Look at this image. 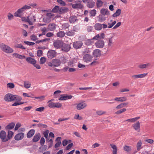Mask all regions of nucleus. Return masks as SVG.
Here are the masks:
<instances>
[{
	"label": "nucleus",
	"mask_w": 154,
	"mask_h": 154,
	"mask_svg": "<svg viewBox=\"0 0 154 154\" xmlns=\"http://www.w3.org/2000/svg\"><path fill=\"white\" fill-rule=\"evenodd\" d=\"M108 48H110L112 47V45L113 44V37H111L108 38Z\"/></svg>",
	"instance_id": "28"
},
{
	"label": "nucleus",
	"mask_w": 154,
	"mask_h": 154,
	"mask_svg": "<svg viewBox=\"0 0 154 154\" xmlns=\"http://www.w3.org/2000/svg\"><path fill=\"white\" fill-rule=\"evenodd\" d=\"M94 28L97 30H101L103 28L102 25L99 23H96L94 25Z\"/></svg>",
	"instance_id": "30"
},
{
	"label": "nucleus",
	"mask_w": 154,
	"mask_h": 154,
	"mask_svg": "<svg viewBox=\"0 0 154 154\" xmlns=\"http://www.w3.org/2000/svg\"><path fill=\"white\" fill-rule=\"evenodd\" d=\"M142 141L141 140H139L138 142L137 143L136 145L137 151L136 152L139 151L142 148Z\"/></svg>",
	"instance_id": "32"
},
{
	"label": "nucleus",
	"mask_w": 154,
	"mask_h": 154,
	"mask_svg": "<svg viewBox=\"0 0 154 154\" xmlns=\"http://www.w3.org/2000/svg\"><path fill=\"white\" fill-rule=\"evenodd\" d=\"M121 13V10L120 9H118L116 12L112 15L113 17H115L119 16Z\"/></svg>",
	"instance_id": "41"
},
{
	"label": "nucleus",
	"mask_w": 154,
	"mask_h": 154,
	"mask_svg": "<svg viewBox=\"0 0 154 154\" xmlns=\"http://www.w3.org/2000/svg\"><path fill=\"white\" fill-rule=\"evenodd\" d=\"M104 45V41L101 39L97 40L95 43V45L96 48H103Z\"/></svg>",
	"instance_id": "5"
},
{
	"label": "nucleus",
	"mask_w": 154,
	"mask_h": 154,
	"mask_svg": "<svg viewBox=\"0 0 154 154\" xmlns=\"http://www.w3.org/2000/svg\"><path fill=\"white\" fill-rule=\"evenodd\" d=\"M87 106V104L85 101L82 100L77 104L76 108L78 110H81L86 108Z\"/></svg>",
	"instance_id": "3"
},
{
	"label": "nucleus",
	"mask_w": 154,
	"mask_h": 154,
	"mask_svg": "<svg viewBox=\"0 0 154 154\" xmlns=\"http://www.w3.org/2000/svg\"><path fill=\"white\" fill-rule=\"evenodd\" d=\"M52 61L54 67H58L60 65L61 61L59 60L54 59L52 60Z\"/></svg>",
	"instance_id": "21"
},
{
	"label": "nucleus",
	"mask_w": 154,
	"mask_h": 154,
	"mask_svg": "<svg viewBox=\"0 0 154 154\" xmlns=\"http://www.w3.org/2000/svg\"><path fill=\"white\" fill-rule=\"evenodd\" d=\"M4 100L7 102H10L15 100H21L22 98L16 95H13L11 93H8L5 95Z\"/></svg>",
	"instance_id": "1"
},
{
	"label": "nucleus",
	"mask_w": 154,
	"mask_h": 154,
	"mask_svg": "<svg viewBox=\"0 0 154 154\" xmlns=\"http://www.w3.org/2000/svg\"><path fill=\"white\" fill-rule=\"evenodd\" d=\"M15 87L14 85L12 83H8L7 84V87L10 89L14 88Z\"/></svg>",
	"instance_id": "54"
},
{
	"label": "nucleus",
	"mask_w": 154,
	"mask_h": 154,
	"mask_svg": "<svg viewBox=\"0 0 154 154\" xmlns=\"http://www.w3.org/2000/svg\"><path fill=\"white\" fill-rule=\"evenodd\" d=\"M57 1L62 6H64L66 5L65 2L62 0H57Z\"/></svg>",
	"instance_id": "59"
},
{
	"label": "nucleus",
	"mask_w": 154,
	"mask_h": 154,
	"mask_svg": "<svg viewBox=\"0 0 154 154\" xmlns=\"http://www.w3.org/2000/svg\"><path fill=\"white\" fill-rule=\"evenodd\" d=\"M24 10L22 7L18 9L14 13V16L16 17H21V14L24 11Z\"/></svg>",
	"instance_id": "12"
},
{
	"label": "nucleus",
	"mask_w": 154,
	"mask_h": 154,
	"mask_svg": "<svg viewBox=\"0 0 154 154\" xmlns=\"http://www.w3.org/2000/svg\"><path fill=\"white\" fill-rule=\"evenodd\" d=\"M90 13L91 14V16L94 17L96 14V11L95 9L91 10L90 11Z\"/></svg>",
	"instance_id": "56"
},
{
	"label": "nucleus",
	"mask_w": 154,
	"mask_h": 154,
	"mask_svg": "<svg viewBox=\"0 0 154 154\" xmlns=\"http://www.w3.org/2000/svg\"><path fill=\"white\" fill-rule=\"evenodd\" d=\"M106 113L105 111H103L102 110H98L96 112V113L99 116H101L105 114Z\"/></svg>",
	"instance_id": "57"
},
{
	"label": "nucleus",
	"mask_w": 154,
	"mask_h": 154,
	"mask_svg": "<svg viewBox=\"0 0 154 154\" xmlns=\"http://www.w3.org/2000/svg\"><path fill=\"white\" fill-rule=\"evenodd\" d=\"M63 45V42L61 40H57L53 42L54 47L56 49H60Z\"/></svg>",
	"instance_id": "4"
},
{
	"label": "nucleus",
	"mask_w": 154,
	"mask_h": 154,
	"mask_svg": "<svg viewBox=\"0 0 154 154\" xmlns=\"http://www.w3.org/2000/svg\"><path fill=\"white\" fill-rule=\"evenodd\" d=\"M75 60H73L68 63V65L71 67H73L75 66V63H76L75 62Z\"/></svg>",
	"instance_id": "51"
},
{
	"label": "nucleus",
	"mask_w": 154,
	"mask_h": 154,
	"mask_svg": "<svg viewBox=\"0 0 154 154\" xmlns=\"http://www.w3.org/2000/svg\"><path fill=\"white\" fill-rule=\"evenodd\" d=\"M116 22L115 20L112 23L109 22L108 23V28H111L116 24Z\"/></svg>",
	"instance_id": "50"
},
{
	"label": "nucleus",
	"mask_w": 154,
	"mask_h": 154,
	"mask_svg": "<svg viewBox=\"0 0 154 154\" xmlns=\"http://www.w3.org/2000/svg\"><path fill=\"white\" fill-rule=\"evenodd\" d=\"M74 118L75 119L79 120H82V117L81 116H80L78 114H75V115Z\"/></svg>",
	"instance_id": "63"
},
{
	"label": "nucleus",
	"mask_w": 154,
	"mask_h": 154,
	"mask_svg": "<svg viewBox=\"0 0 154 154\" xmlns=\"http://www.w3.org/2000/svg\"><path fill=\"white\" fill-rule=\"evenodd\" d=\"M100 14L104 15L109 16V11L106 8H103L101 9L100 11Z\"/></svg>",
	"instance_id": "17"
},
{
	"label": "nucleus",
	"mask_w": 154,
	"mask_h": 154,
	"mask_svg": "<svg viewBox=\"0 0 154 154\" xmlns=\"http://www.w3.org/2000/svg\"><path fill=\"white\" fill-rule=\"evenodd\" d=\"M83 7V5L81 3H75L72 5V7L74 9H81Z\"/></svg>",
	"instance_id": "26"
},
{
	"label": "nucleus",
	"mask_w": 154,
	"mask_h": 154,
	"mask_svg": "<svg viewBox=\"0 0 154 154\" xmlns=\"http://www.w3.org/2000/svg\"><path fill=\"white\" fill-rule=\"evenodd\" d=\"M24 10L22 7L18 9L14 13V16L16 17H21V14L24 11Z\"/></svg>",
	"instance_id": "11"
},
{
	"label": "nucleus",
	"mask_w": 154,
	"mask_h": 154,
	"mask_svg": "<svg viewBox=\"0 0 154 154\" xmlns=\"http://www.w3.org/2000/svg\"><path fill=\"white\" fill-rule=\"evenodd\" d=\"M31 39L32 41H35L38 39L37 36L35 35H32L30 36Z\"/></svg>",
	"instance_id": "55"
},
{
	"label": "nucleus",
	"mask_w": 154,
	"mask_h": 154,
	"mask_svg": "<svg viewBox=\"0 0 154 154\" xmlns=\"http://www.w3.org/2000/svg\"><path fill=\"white\" fill-rule=\"evenodd\" d=\"M147 74L143 73L142 74H138L137 75H133L131 76V77L133 78L134 79H136L139 78H143L146 77Z\"/></svg>",
	"instance_id": "19"
},
{
	"label": "nucleus",
	"mask_w": 154,
	"mask_h": 154,
	"mask_svg": "<svg viewBox=\"0 0 154 154\" xmlns=\"http://www.w3.org/2000/svg\"><path fill=\"white\" fill-rule=\"evenodd\" d=\"M61 50L64 52L68 51L70 49V46L69 45L63 43V45L61 48Z\"/></svg>",
	"instance_id": "14"
},
{
	"label": "nucleus",
	"mask_w": 154,
	"mask_h": 154,
	"mask_svg": "<svg viewBox=\"0 0 154 154\" xmlns=\"http://www.w3.org/2000/svg\"><path fill=\"white\" fill-rule=\"evenodd\" d=\"M15 124L13 122L7 125L6 128L7 129H13L15 126Z\"/></svg>",
	"instance_id": "43"
},
{
	"label": "nucleus",
	"mask_w": 154,
	"mask_h": 154,
	"mask_svg": "<svg viewBox=\"0 0 154 154\" xmlns=\"http://www.w3.org/2000/svg\"><path fill=\"white\" fill-rule=\"evenodd\" d=\"M92 57L91 55L87 54L84 55L83 58V60L85 62H88L91 60Z\"/></svg>",
	"instance_id": "15"
},
{
	"label": "nucleus",
	"mask_w": 154,
	"mask_h": 154,
	"mask_svg": "<svg viewBox=\"0 0 154 154\" xmlns=\"http://www.w3.org/2000/svg\"><path fill=\"white\" fill-rule=\"evenodd\" d=\"M140 118L139 117H136L134 118L126 120H125V121H128L129 122H134L137 120L139 119Z\"/></svg>",
	"instance_id": "40"
},
{
	"label": "nucleus",
	"mask_w": 154,
	"mask_h": 154,
	"mask_svg": "<svg viewBox=\"0 0 154 154\" xmlns=\"http://www.w3.org/2000/svg\"><path fill=\"white\" fill-rule=\"evenodd\" d=\"M13 132L11 131H8V134L7 136L8 141L11 138L13 135Z\"/></svg>",
	"instance_id": "46"
},
{
	"label": "nucleus",
	"mask_w": 154,
	"mask_h": 154,
	"mask_svg": "<svg viewBox=\"0 0 154 154\" xmlns=\"http://www.w3.org/2000/svg\"><path fill=\"white\" fill-rule=\"evenodd\" d=\"M77 20V17L75 16H72L69 18V21L71 23H74Z\"/></svg>",
	"instance_id": "42"
},
{
	"label": "nucleus",
	"mask_w": 154,
	"mask_h": 154,
	"mask_svg": "<svg viewBox=\"0 0 154 154\" xmlns=\"http://www.w3.org/2000/svg\"><path fill=\"white\" fill-rule=\"evenodd\" d=\"M103 4V2L101 0H97L96 2V5L97 8L102 7Z\"/></svg>",
	"instance_id": "37"
},
{
	"label": "nucleus",
	"mask_w": 154,
	"mask_h": 154,
	"mask_svg": "<svg viewBox=\"0 0 154 154\" xmlns=\"http://www.w3.org/2000/svg\"><path fill=\"white\" fill-rule=\"evenodd\" d=\"M111 147L112 149L113 154H117V149L116 146L114 144H111Z\"/></svg>",
	"instance_id": "33"
},
{
	"label": "nucleus",
	"mask_w": 154,
	"mask_h": 154,
	"mask_svg": "<svg viewBox=\"0 0 154 154\" xmlns=\"http://www.w3.org/2000/svg\"><path fill=\"white\" fill-rule=\"evenodd\" d=\"M101 51L99 49H96L94 50L93 53V55L94 57H100L101 55Z\"/></svg>",
	"instance_id": "18"
},
{
	"label": "nucleus",
	"mask_w": 154,
	"mask_h": 154,
	"mask_svg": "<svg viewBox=\"0 0 154 154\" xmlns=\"http://www.w3.org/2000/svg\"><path fill=\"white\" fill-rule=\"evenodd\" d=\"M0 47L3 51L7 53H11L13 52V50L11 48L4 44H0Z\"/></svg>",
	"instance_id": "2"
},
{
	"label": "nucleus",
	"mask_w": 154,
	"mask_h": 154,
	"mask_svg": "<svg viewBox=\"0 0 154 154\" xmlns=\"http://www.w3.org/2000/svg\"><path fill=\"white\" fill-rule=\"evenodd\" d=\"M24 10L22 7L18 9L14 13V16L16 17H21V14L24 11Z\"/></svg>",
	"instance_id": "13"
},
{
	"label": "nucleus",
	"mask_w": 154,
	"mask_h": 154,
	"mask_svg": "<svg viewBox=\"0 0 154 154\" xmlns=\"http://www.w3.org/2000/svg\"><path fill=\"white\" fill-rule=\"evenodd\" d=\"M74 30H71L66 32V35L70 36H73L74 35Z\"/></svg>",
	"instance_id": "49"
},
{
	"label": "nucleus",
	"mask_w": 154,
	"mask_h": 154,
	"mask_svg": "<svg viewBox=\"0 0 154 154\" xmlns=\"http://www.w3.org/2000/svg\"><path fill=\"white\" fill-rule=\"evenodd\" d=\"M150 63H147L143 64H140L138 66V67L141 69H143L148 68L150 66Z\"/></svg>",
	"instance_id": "31"
},
{
	"label": "nucleus",
	"mask_w": 154,
	"mask_h": 154,
	"mask_svg": "<svg viewBox=\"0 0 154 154\" xmlns=\"http://www.w3.org/2000/svg\"><path fill=\"white\" fill-rule=\"evenodd\" d=\"M61 138V137H58L56 139V141L58 140V139H59V140H58V142H57L55 145L54 147L55 148H57L60 146V144H61V142L60 139Z\"/></svg>",
	"instance_id": "39"
},
{
	"label": "nucleus",
	"mask_w": 154,
	"mask_h": 154,
	"mask_svg": "<svg viewBox=\"0 0 154 154\" xmlns=\"http://www.w3.org/2000/svg\"><path fill=\"white\" fill-rule=\"evenodd\" d=\"M41 137V135L39 133H36L33 137L32 141L33 142H36L39 140Z\"/></svg>",
	"instance_id": "23"
},
{
	"label": "nucleus",
	"mask_w": 154,
	"mask_h": 154,
	"mask_svg": "<svg viewBox=\"0 0 154 154\" xmlns=\"http://www.w3.org/2000/svg\"><path fill=\"white\" fill-rule=\"evenodd\" d=\"M123 149L124 151L128 152H130L132 150V147L127 145H125L123 147Z\"/></svg>",
	"instance_id": "34"
},
{
	"label": "nucleus",
	"mask_w": 154,
	"mask_h": 154,
	"mask_svg": "<svg viewBox=\"0 0 154 154\" xmlns=\"http://www.w3.org/2000/svg\"><path fill=\"white\" fill-rule=\"evenodd\" d=\"M59 7L57 6H56L52 9V12L54 13H58L59 11Z\"/></svg>",
	"instance_id": "48"
},
{
	"label": "nucleus",
	"mask_w": 154,
	"mask_h": 154,
	"mask_svg": "<svg viewBox=\"0 0 154 154\" xmlns=\"http://www.w3.org/2000/svg\"><path fill=\"white\" fill-rule=\"evenodd\" d=\"M26 61L29 63L34 65L36 63V61L31 57H28L26 59Z\"/></svg>",
	"instance_id": "25"
},
{
	"label": "nucleus",
	"mask_w": 154,
	"mask_h": 154,
	"mask_svg": "<svg viewBox=\"0 0 154 154\" xmlns=\"http://www.w3.org/2000/svg\"><path fill=\"white\" fill-rule=\"evenodd\" d=\"M57 52L55 51L50 50L47 52V56L49 58L52 59L56 56Z\"/></svg>",
	"instance_id": "7"
},
{
	"label": "nucleus",
	"mask_w": 154,
	"mask_h": 154,
	"mask_svg": "<svg viewBox=\"0 0 154 154\" xmlns=\"http://www.w3.org/2000/svg\"><path fill=\"white\" fill-rule=\"evenodd\" d=\"M24 136V133L21 132L17 134L14 137L15 139L16 140H20L22 139Z\"/></svg>",
	"instance_id": "16"
},
{
	"label": "nucleus",
	"mask_w": 154,
	"mask_h": 154,
	"mask_svg": "<svg viewBox=\"0 0 154 154\" xmlns=\"http://www.w3.org/2000/svg\"><path fill=\"white\" fill-rule=\"evenodd\" d=\"M15 100L16 101V102L12 105V106H17L19 105L23 104L24 103V102H20V100Z\"/></svg>",
	"instance_id": "45"
},
{
	"label": "nucleus",
	"mask_w": 154,
	"mask_h": 154,
	"mask_svg": "<svg viewBox=\"0 0 154 154\" xmlns=\"http://www.w3.org/2000/svg\"><path fill=\"white\" fill-rule=\"evenodd\" d=\"M126 111V109L125 108H124L122 109H121L119 110L116 111L115 114H119L122 113L123 112H124Z\"/></svg>",
	"instance_id": "52"
},
{
	"label": "nucleus",
	"mask_w": 154,
	"mask_h": 154,
	"mask_svg": "<svg viewBox=\"0 0 154 154\" xmlns=\"http://www.w3.org/2000/svg\"><path fill=\"white\" fill-rule=\"evenodd\" d=\"M134 129L137 132H140V124L139 122H137L132 125Z\"/></svg>",
	"instance_id": "10"
},
{
	"label": "nucleus",
	"mask_w": 154,
	"mask_h": 154,
	"mask_svg": "<svg viewBox=\"0 0 154 154\" xmlns=\"http://www.w3.org/2000/svg\"><path fill=\"white\" fill-rule=\"evenodd\" d=\"M0 138L3 142L8 141L6 134L5 131L2 130L0 132Z\"/></svg>",
	"instance_id": "8"
},
{
	"label": "nucleus",
	"mask_w": 154,
	"mask_h": 154,
	"mask_svg": "<svg viewBox=\"0 0 154 154\" xmlns=\"http://www.w3.org/2000/svg\"><path fill=\"white\" fill-rule=\"evenodd\" d=\"M83 43L81 41H76L73 43V47L75 49H79L81 48L83 45Z\"/></svg>",
	"instance_id": "9"
},
{
	"label": "nucleus",
	"mask_w": 154,
	"mask_h": 154,
	"mask_svg": "<svg viewBox=\"0 0 154 154\" xmlns=\"http://www.w3.org/2000/svg\"><path fill=\"white\" fill-rule=\"evenodd\" d=\"M59 13H62L65 12L67 11L68 9V8L65 7L60 8L59 7Z\"/></svg>",
	"instance_id": "36"
},
{
	"label": "nucleus",
	"mask_w": 154,
	"mask_h": 154,
	"mask_svg": "<svg viewBox=\"0 0 154 154\" xmlns=\"http://www.w3.org/2000/svg\"><path fill=\"white\" fill-rule=\"evenodd\" d=\"M27 18H28V22L30 25H32L33 23L36 21L35 16L31 14L27 17Z\"/></svg>",
	"instance_id": "6"
},
{
	"label": "nucleus",
	"mask_w": 154,
	"mask_h": 154,
	"mask_svg": "<svg viewBox=\"0 0 154 154\" xmlns=\"http://www.w3.org/2000/svg\"><path fill=\"white\" fill-rule=\"evenodd\" d=\"M31 84L28 82H24V87L26 88H29L31 86Z\"/></svg>",
	"instance_id": "47"
},
{
	"label": "nucleus",
	"mask_w": 154,
	"mask_h": 154,
	"mask_svg": "<svg viewBox=\"0 0 154 154\" xmlns=\"http://www.w3.org/2000/svg\"><path fill=\"white\" fill-rule=\"evenodd\" d=\"M56 25L54 23H50L48 26V29L50 31H53L54 30L56 27Z\"/></svg>",
	"instance_id": "20"
},
{
	"label": "nucleus",
	"mask_w": 154,
	"mask_h": 154,
	"mask_svg": "<svg viewBox=\"0 0 154 154\" xmlns=\"http://www.w3.org/2000/svg\"><path fill=\"white\" fill-rule=\"evenodd\" d=\"M61 91L60 90H57L55 91L54 93V95L55 98H57L59 94L61 93Z\"/></svg>",
	"instance_id": "58"
},
{
	"label": "nucleus",
	"mask_w": 154,
	"mask_h": 154,
	"mask_svg": "<svg viewBox=\"0 0 154 154\" xmlns=\"http://www.w3.org/2000/svg\"><path fill=\"white\" fill-rule=\"evenodd\" d=\"M95 6V2L93 0H89L87 4V6L89 8H92Z\"/></svg>",
	"instance_id": "22"
},
{
	"label": "nucleus",
	"mask_w": 154,
	"mask_h": 154,
	"mask_svg": "<svg viewBox=\"0 0 154 154\" xmlns=\"http://www.w3.org/2000/svg\"><path fill=\"white\" fill-rule=\"evenodd\" d=\"M44 109V107H41L37 108H36L35 109V111H37L38 112H42L43 111Z\"/></svg>",
	"instance_id": "64"
},
{
	"label": "nucleus",
	"mask_w": 154,
	"mask_h": 154,
	"mask_svg": "<svg viewBox=\"0 0 154 154\" xmlns=\"http://www.w3.org/2000/svg\"><path fill=\"white\" fill-rule=\"evenodd\" d=\"M62 106V104L59 103H54V108H59Z\"/></svg>",
	"instance_id": "62"
},
{
	"label": "nucleus",
	"mask_w": 154,
	"mask_h": 154,
	"mask_svg": "<svg viewBox=\"0 0 154 154\" xmlns=\"http://www.w3.org/2000/svg\"><path fill=\"white\" fill-rule=\"evenodd\" d=\"M97 20L99 22H102L105 21L106 18V17L105 16L100 14L97 17Z\"/></svg>",
	"instance_id": "24"
},
{
	"label": "nucleus",
	"mask_w": 154,
	"mask_h": 154,
	"mask_svg": "<svg viewBox=\"0 0 154 154\" xmlns=\"http://www.w3.org/2000/svg\"><path fill=\"white\" fill-rule=\"evenodd\" d=\"M65 33L63 31H60L57 33V36L58 37L62 38L65 36Z\"/></svg>",
	"instance_id": "38"
},
{
	"label": "nucleus",
	"mask_w": 154,
	"mask_h": 154,
	"mask_svg": "<svg viewBox=\"0 0 154 154\" xmlns=\"http://www.w3.org/2000/svg\"><path fill=\"white\" fill-rule=\"evenodd\" d=\"M69 26L68 23H64L62 25V28L63 29L65 30L68 28Z\"/></svg>",
	"instance_id": "53"
},
{
	"label": "nucleus",
	"mask_w": 154,
	"mask_h": 154,
	"mask_svg": "<svg viewBox=\"0 0 154 154\" xmlns=\"http://www.w3.org/2000/svg\"><path fill=\"white\" fill-rule=\"evenodd\" d=\"M94 43V42L92 38L87 39L85 42V44L87 45H92Z\"/></svg>",
	"instance_id": "35"
},
{
	"label": "nucleus",
	"mask_w": 154,
	"mask_h": 154,
	"mask_svg": "<svg viewBox=\"0 0 154 154\" xmlns=\"http://www.w3.org/2000/svg\"><path fill=\"white\" fill-rule=\"evenodd\" d=\"M46 61V59L44 57H42L40 60V63L41 64H44Z\"/></svg>",
	"instance_id": "61"
},
{
	"label": "nucleus",
	"mask_w": 154,
	"mask_h": 154,
	"mask_svg": "<svg viewBox=\"0 0 154 154\" xmlns=\"http://www.w3.org/2000/svg\"><path fill=\"white\" fill-rule=\"evenodd\" d=\"M14 46L16 48H20L24 50H25L26 49V48L24 47L21 44H16Z\"/></svg>",
	"instance_id": "44"
},
{
	"label": "nucleus",
	"mask_w": 154,
	"mask_h": 154,
	"mask_svg": "<svg viewBox=\"0 0 154 154\" xmlns=\"http://www.w3.org/2000/svg\"><path fill=\"white\" fill-rule=\"evenodd\" d=\"M23 42L26 44L28 45L29 46L33 45L35 44V43L33 42H29L28 41H24Z\"/></svg>",
	"instance_id": "60"
},
{
	"label": "nucleus",
	"mask_w": 154,
	"mask_h": 154,
	"mask_svg": "<svg viewBox=\"0 0 154 154\" xmlns=\"http://www.w3.org/2000/svg\"><path fill=\"white\" fill-rule=\"evenodd\" d=\"M127 100V97H125L123 96L116 97L115 98L114 100L119 102H124L126 101Z\"/></svg>",
	"instance_id": "27"
},
{
	"label": "nucleus",
	"mask_w": 154,
	"mask_h": 154,
	"mask_svg": "<svg viewBox=\"0 0 154 154\" xmlns=\"http://www.w3.org/2000/svg\"><path fill=\"white\" fill-rule=\"evenodd\" d=\"M35 131L34 129L30 130L27 133V137L28 138H30L32 137L34 134Z\"/></svg>",
	"instance_id": "29"
}]
</instances>
